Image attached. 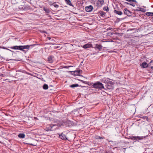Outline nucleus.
I'll return each instance as SVG.
<instances>
[{"label": "nucleus", "mask_w": 153, "mask_h": 153, "mask_svg": "<svg viewBox=\"0 0 153 153\" xmlns=\"http://www.w3.org/2000/svg\"><path fill=\"white\" fill-rule=\"evenodd\" d=\"M104 82L106 83L105 85V87L108 89H113L114 87V83L110 80V79L107 78L104 81Z\"/></svg>", "instance_id": "nucleus-1"}, {"label": "nucleus", "mask_w": 153, "mask_h": 153, "mask_svg": "<svg viewBox=\"0 0 153 153\" xmlns=\"http://www.w3.org/2000/svg\"><path fill=\"white\" fill-rule=\"evenodd\" d=\"M92 86L93 88L96 89H98L101 90H102V89H105L103 85L100 81H97L93 83Z\"/></svg>", "instance_id": "nucleus-2"}, {"label": "nucleus", "mask_w": 153, "mask_h": 153, "mask_svg": "<svg viewBox=\"0 0 153 153\" xmlns=\"http://www.w3.org/2000/svg\"><path fill=\"white\" fill-rule=\"evenodd\" d=\"M36 44H33L32 45H24V46H20V50L24 52V53H26V52L27 50H25V49H27L29 48L30 47H33L35 46Z\"/></svg>", "instance_id": "nucleus-3"}, {"label": "nucleus", "mask_w": 153, "mask_h": 153, "mask_svg": "<svg viewBox=\"0 0 153 153\" xmlns=\"http://www.w3.org/2000/svg\"><path fill=\"white\" fill-rule=\"evenodd\" d=\"M147 136H130L129 137V139L132 140H135L136 141L140 140H143V139L145 138Z\"/></svg>", "instance_id": "nucleus-4"}, {"label": "nucleus", "mask_w": 153, "mask_h": 153, "mask_svg": "<svg viewBox=\"0 0 153 153\" xmlns=\"http://www.w3.org/2000/svg\"><path fill=\"white\" fill-rule=\"evenodd\" d=\"M93 9V7L91 5L86 7H85V11L88 12H91Z\"/></svg>", "instance_id": "nucleus-5"}, {"label": "nucleus", "mask_w": 153, "mask_h": 153, "mask_svg": "<svg viewBox=\"0 0 153 153\" xmlns=\"http://www.w3.org/2000/svg\"><path fill=\"white\" fill-rule=\"evenodd\" d=\"M54 129L52 128L51 124L48 125L45 128V130L47 131H53Z\"/></svg>", "instance_id": "nucleus-6"}, {"label": "nucleus", "mask_w": 153, "mask_h": 153, "mask_svg": "<svg viewBox=\"0 0 153 153\" xmlns=\"http://www.w3.org/2000/svg\"><path fill=\"white\" fill-rule=\"evenodd\" d=\"M124 13L126 15L128 16H130L131 15V13L130 11L127 9H124Z\"/></svg>", "instance_id": "nucleus-7"}, {"label": "nucleus", "mask_w": 153, "mask_h": 153, "mask_svg": "<svg viewBox=\"0 0 153 153\" xmlns=\"http://www.w3.org/2000/svg\"><path fill=\"white\" fill-rule=\"evenodd\" d=\"M102 46L101 45L97 44L96 45L94 48L96 50H98L99 51H100L101 49H102Z\"/></svg>", "instance_id": "nucleus-8"}, {"label": "nucleus", "mask_w": 153, "mask_h": 153, "mask_svg": "<svg viewBox=\"0 0 153 153\" xmlns=\"http://www.w3.org/2000/svg\"><path fill=\"white\" fill-rule=\"evenodd\" d=\"M54 56L52 55L49 56L48 58V61L50 63H52L53 62Z\"/></svg>", "instance_id": "nucleus-9"}, {"label": "nucleus", "mask_w": 153, "mask_h": 153, "mask_svg": "<svg viewBox=\"0 0 153 153\" xmlns=\"http://www.w3.org/2000/svg\"><path fill=\"white\" fill-rule=\"evenodd\" d=\"M140 66L142 68H145L148 67V64L145 62H144L140 64Z\"/></svg>", "instance_id": "nucleus-10"}, {"label": "nucleus", "mask_w": 153, "mask_h": 153, "mask_svg": "<svg viewBox=\"0 0 153 153\" xmlns=\"http://www.w3.org/2000/svg\"><path fill=\"white\" fill-rule=\"evenodd\" d=\"M92 45L91 43H87L83 45V48L84 49L92 47Z\"/></svg>", "instance_id": "nucleus-11"}, {"label": "nucleus", "mask_w": 153, "mask_h": 153, "mask_svg": "<svg viewBox=\"0 0 153 153\" xmlns=\"http://www.w3.org/2000/svg\"><path fill=\"white\" fill-rule=\"evenodd\" d=\"M59 137L60 138L63 140H65L67 139L66 135L65 134H63V133H62L61 134L59 135Z\"/></svg>", "instance_id": "nucleus-12"}, {"label": "nucleus", "mask_w": 153, "mask_h": 153, "mask_svg": "<svg viewBox=\"0 0 153 153\" xmlns=\"http://www.w3.org/2000/svg\"><path fill=\"white\" fill-rule=\"evenodd\" d=\"M51 124L52 128V129H54L53 131L55 130L59 126H60L61 125L59 124Z\"/></svg>", "instance_id": "nucleus-13"}, {"label": "nucleus", "mask_w": 153, "mask_h": 153, "mask_svg": "<svg viewBox=\"0 0 153 153\" xmlns=\"http://www.w3.org/2000/svg\"><path fill=\"white\" fill-rule=\"evenodd\" d=\"M148 68H151L153 70V60L150 62L148 64Z\"/></svg>", "instance_id": "nucleus-14"}, {"label": "nucleus", "mask_w": 153, "mask_h": 153, "mask_svg": "<svg viewBox=\"0 0 153 153\" xmlns=\"http://www.w3.org/2000/svg\"><path fill=\"white\" fill-rule=\"evenodd\" d=\"M65 1L66 4L69 6L74 7V5L71 3V1L70 0H65Z\"/></svg>", "instance_id": "nucleus-15"}, {"label": "nucleus", "mask_w": 153, "mask_h": 153, "mask_svg": "<svg viewBox=\"0 0 153 153\" xmlns=\"http://www.w3.org/2000/svg\"><path fill=\"white\" fill-rule=\"evenodd\" d=\"M43 10L47 13H49L50 12V9L49 8H47L46 7H43Z\"/></svg>", "instance_id": "nucleus-16"}, {"label": "nucleus", "mask_w": 153, "mask_h": 153, "mask_svg": "<svg viewBox=\"0 0 153 153\" xmlns=\"http://www.w3.org/2000/svg\"><path fill=\"white\" fill-rule=\"evenodd\" d=\"M114 12L115 13L120 15H121L123 14V13L121 11H117V10H114Z\"/></svg>", "instance_id": "nucleus-17"}, {"label": "nucleus", "mask_w": 153, "mask_h": 153, "mask_svg": "<svg viewBox=\"0 0 153 153\" xmlns=\"http://www.w3.org/2000/svg\"><path fill=\"white\" fill-rule=\"evenodd\" d=\"M146 14L148 16H153V13L147 12L146 13Z\"/></svg>", "instance_id": "nucleus-18"}, {"label": "nucleus", "mask_w": 153, "mask_h": 153, "mask_svg": "<svg viewBox=\"0 0 153 153\" xmlns=\"http://www.w3.org/2000/svg\"><path fill=\"white\" fill-rule=\"evenodd\" d=\"M79 86V85L77 84H73L70 85V87L72 88H74L76 87H77Z\"/></svg>", "instance_id": "nucleus-19"}, {"label": "nucleus", "mask_w": 153, "mask_h": 153, "mask_svg": "<svg viewBox=\"0 0 153 153\" xmlns=\"http://www.w3.org/2000/svg\"><path fill=\"white\" fill-rule=\"evenodd\" d=\"M10 48L15 50H19V46H13V47H11Z\"/></svg>", "instance_id": "nucleus-20"}, {"label": "nucleus", "mask_w": 153, "mask_h": 153, "mask_svg": "<svg viewBox=\"0 0 153 153\" xmlns=\"http://www.w3.org/2000/svg\"><path fill=\"white\" fill-rule=\"evenodd\" d=\"M98 3L100 4V5L102 6L104 3V1L103 0H98Z\"/></svg>", "instance_id": "nucleus-21"}, {"label": "nucleus", "mask_w": 153, "mask_h": 153, "mask_svg": "<svg viewBox=\"0 0 153 153\" xmlns=\"http://www.w3.org/2000/svg\"><path fill=\"white\" fill-rule=\"evenodd\" d=\"M25 134L24 133H20V138H23L25 137Z\"/></svg>", "instance_id": "nucleus-22"}, {"label": "nucleus", "mask_w": 153, "mask_h": 153, "mask_svg": "<svg viewBox=\"0 0 153 153\" xmlns=\"http://www.w3.org/2000/svg\"><path fill=\"white\" fill-rule=\"evenodd\" d=\"M48 85H47V84H45L43 86V88L44 89H45V90L48 89Z\"/></svg>", "instance_id": "nucleus-23"}, {"label": "nucleus", "mask_w": 153, "mask_h": 153, "mask_svg": "<svg viewBox=\"0 0 153 153\" xmlns=\"http://www.w3.org/2000/svg\"><path fill=\"white\" fill-rule=\"evenodd\" d=\"M104 14H105L102 11H100L99 12V15L100 16L103 17Z\"/></svg>", "instance_id": "nucleus-24"}, {"label": "nucleus", "mask_w": 153, "mask_h": 153, "mask_svg": "<svg viewBox=\"0 0 153 153\" xmlns=\"http://www.w3.org/2000/svg\"><path fill=\"white\" fill-rule=\"evenodd\" d=\"M105 137H101L100 136H97L95 138V139H104Z\"/></svg>", "instance_id": "nucleus-25"}, {"label": "nucleus", "mask_w": 153, "mask_h": 153, "mask_svg": "<svg viewBox=\"0 0 153 153\" xmlns=\"http://www.w3.org/2000/svg\"><path fill=\"white\" fill-rule=\"evenodd\" d=\"M138 8L139 9V10L141 11L144 12H145L146 11V9H144V8L140 7H138Z\"/></svg>", "instance_id": "nucleus-26"}, {"label": "nucleus", "mask_w": 153, "mask_h": 153, "mask_svg": "<svg viewBox=\"0 0 153 153\" xmlns=\"http://www.w3.org/2000/svg\"><path fill=\"white\" fill-rule=\"evenodd\" d=\"M103 10L108 12L109 11V9L108 7H104L103 8Z\"/></svg>", "instance_id": "nucleus-27"}, {"label": "nucleus", "mask_w": 153, "mask_h": 153, "mask_svg": "<svg viewBox=\"0 0 153 153\" xmlns=\"http://www.w3.org/2000/svg\"><path fill=\"white\" fill-rule=\"evenodd\" d=\"M72 67V66H64L63 67V68H68L70 67Z\"/></svg>", "instance_id": "nucleus-28"}, {"label": "nucleus", "mask_w": 153, "mask_h": 153, "mask_svg": "<svg viewBox=\"0 0 153 153\" xmlns=\"http://www.w3.org/2000/svg\"><path fill=\"white\" fill-rule=\"evenodd\" d=\"M79 80L81 81V82H82V83H87V82L85 81H83V80H80V79H79Z\"/></svg>", "instance_id": "nucleus-29"}, {"label": "nucleus", "mask_w": 153, "mask_h": 153, "mask_svg": "<svg viewBox=\"0 0 153 153\" xmlns=\"http://www.w3.org/2000/svg\"><path fill=\"white\" fill-rule=\"evenodd\" d=\"M53 5L56 8H58L59 7V5H58L55 4V3H53Z\"/></svg>", "instance_id": "nucleus-30"}, {"label": "nucleus", "mask_w": 153, "mask_h": 153, "mask_svg": "<svg viewBox=\"0 0 153 153\" xmlns=\"http://www.w3.org/2000/svg\"><path fill=\"white\" fill-rule=\"evenodd\" d=\"M143 117L144 118V119H146V120L148 121V118L147 117Z\"/></svg>", "instance_id": "nucleus-31"}, {"label": "nucleus", "mask_w": 153, "mask_h": 153, "mask_svg": "<svg viewBox=\"0 0 153 153\" xmlns=\"http://www.w3.org/2000/svg\"><path fill=\"white\" fill-rule=\"evenodd\" d=\"M60 47L59 46H56L54 47V49H56L58 48H59Z\"/></svg>", "instance_id": "nucleus-32"}, {"label": "nucleus", "mask_w": 153, "mask_h": 153, "mask_svg": "<svg viewBox=\"0 0 153 153\" xmlns=\"http://www.w3.org/2000/svg\"><path fill=\"white\" fill-rule=\"evenodd\" d=\"M87 83H88V84L89 85H92H92H93V83H89V82H87Z\"/></svg>", "instance_id": "nucleus-33"}, {"label": "nucleus", "mask_w": 153, "mask_h": 153, "mask_svg": "<svg viewBox=\"0 0 153 153\" xmlns=\"http://www.w3.org/2000/svg\"><path fill=\"white\" fill-rule=\"evenodd\" d=\"M123 2L124 3L126 4H130V3H129L128 2H126L123 1Z\"/></svg>", "instance_id": "nucleus-34"}, {"label": "nucleus", "mask_w": 153, "mask_h": 153, "mask_svg": "<svg viewBox=\"0 0 153 153\" xmlns=\"http://www.w3.org/2000/svg\"><path fill=\"white\" fill-rule=\"evenodd\" d=\"M130 5L133 6V7H134L135 5L134 4L132 3H130Z\"/></svg>", "instance_id": "nucleus-35"}, {"label": "nucleus", "mask_w": 153, "mask_h": 153, "mask_svg": "<svg viewBox=\"0 0 153 153\" xmlns=\"http://www.w3.org/2000/svg\"><path fill=\"white\" fill-rule=\"evenodd\" d=\"M3 48V49H5V48L4 47H1V46H0V48Z\"/></svg>", "instance_id": "nucleus-36"}, {"label": "nucleus", "mask_w": 153, "mask_h": 153, "mask_svg": "<svg viewBox=\"0 0 153 153\" xmlns=\"http://www.w3.org/2000/svg\"><path fill=\"white\" fill-rule=\"evenodd\" d=\"M47 39L49 40H50L51 39V38L49 37H47Z\"/></svg>", "instance_id": "nucleus-37"}, {"label": "nucleus", "mask_w": 153, "mask_h": 153, "mask_svg": "<svg viewBox=\"0 0 153 153\" xmlns=\"http://www.w3.org/2000/svg\"><path fill=\"white\" fill-rule=\"evenodd\" d=\"M151 20L152 22H153V17H152Z\"/></svg>", "instance_id": "nucleus-38"}, {"label": "nucleus", "mask_w": 153, "mask_h": 153, "mask_svg": "<svg viewBox=\"0 0 153 153\" xmlns=\"http://www.w3.org/2000/svg\"><path fill=\"white\" fill-rule=\"evenodd\" d=\"M135 10L136 11H140V10H139V9H138H138H136Z\"/></svg>", "instance_id": "nucleus-39"}, {"label": "nucleus", "mask_w": 153, "mask_h": 153, "mask_svg": "<svg viewBox=\"0 0 153 153\" xmlns=\"http://www.w3.org/2000/svg\"><path fill=\"white\" fill-rule=\"evenodd\" d=\"M51 44L52 45H58V44H53V43Z\"/></svg>", "instance_id": "nucleus-40"}, {"label": "nucleus", "mask_w": 153, "mask_h": 153, "mask_svg": "<svg viewBox=\"0 0 153 153\" xmlns=\"http://www.w3.org/2000/svg\"><path fill=\"white\" fill-rule=\"evenodd\" d=\"M79 87H82L81 85L79 86Z\"/></svg>", "instance_id": "nucleus-41"}, {"label": "nucleus", "mask_w": 153, "mask_h": 153, "mask_svg": "<svg viewBox=\"0 0 153 153\" xmlns=\"http://www.w3.org/2000/svg\"><path fill=\"white\" fill-rule=\"evenodd\" d=\"M18 136L19 137V134L18 135Z\"/></svg>", "instance_id": "nucleus-42"}, {"label": "nucleus", "mask_w": 153, "mask_h": 153, "mask_svg": "<svg viewBox=\"0 0 153 153\" xmlns=\"http://www.w3.org/2000/svg\"><path fill=\"white\" fill-rule=\"evenodd\" d=\"M95 53H93V54H94Z\"/></svg>", "instance_id": "nucleus-43"}, {"label": "nucleus", "mask_w": 153, "mask_h": 153, "mask_svg": "<svg viewBox=\"0 0 153 153\" xmlns=\"http://www.w3.org/2000/svg\"><path fill=\"white\" fill-rule=\"evenodd\" d=\"M69 72H72V71H69Z\"/></svg>", "instance_id": "nucleus-44"}]
</instances>
